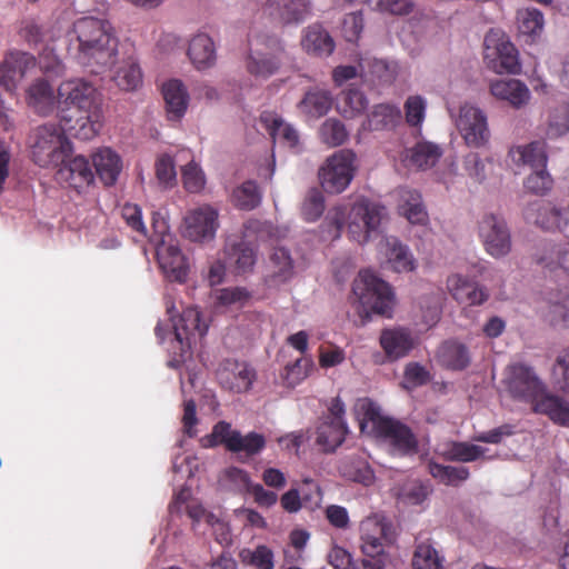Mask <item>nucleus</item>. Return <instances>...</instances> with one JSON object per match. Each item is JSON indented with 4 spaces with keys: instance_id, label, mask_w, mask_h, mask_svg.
I'll return each instance as SVG.
<instances>
[{
    "instance_id": "f257e3e1",
    "label": "nucleus",
    "mask_w": 569,
    "mask_h": 569,
    "mask_svg": "<svg viewBox=\"0 0 569 569\" xmlns=\"http://www.w3.org/2000/svg\"><path fill=\"white\" fill-rule=\"evenodd\" d=\"M57 109L60 122L77 126L74 137L89 140L97 136L100 123L97 113L96 88L83 79H69L57 90Z\"/></svg>"
},
{
    "instance_id": "f03ea898",
    "label": "nucleus",
    "mask_w": 569,
    "mask_h": 569,
    "mask_svg": "<svg viewBox=\"0 0 569 569\" xmlns=\"http://www.w3.org/2000/svg\"><path fill=\"white\" fill-rule=\"evenodd\" d=\"M72 32L78 42L77 59L87 67H96L92 72L114 64L119 40L108 20L83 17L74 21Z\"/></svg>"
},
{
    "instance_id": "7ed1b4c3",
    "label": "nucleus",
    "mask_w": 569,
    "mask_h": 569,
    "mask_svg": "<svg viewBox=\"0 0 569 569\" xmlns=\"http://www.w3.org/2000/svg\"><path fill=\"white\" fill-rule=\"evenodd\" d=\"M383 216V206L361 199L355 202L349 210L345 206L333 208L329 211L326 223L330 228L329 231L333 230L332 239L340 238L347 223L349 238L363 244L379 231Z\"/></svg>"
},
{
    "instance_id": "20e7f679",
    "label": "nucleus",
    "mask_w": 569,
    "mask_h": 569,
    "mask_svg": "<svg viewBox=\"0 0 569 569\" xmlns=\"http://www.w3.org/2000/svg\"><path fill=\"white\" fill-rule=\"evenodd\" d=\"M77 126L67 123H46L33 133L31 154L36 164L42 168L59 167L71 156L72 146L66 132L74 136Z\"/></svg>"
},
{
    "instance_id": "39448f33",
    "label": "nucleus",
    "mask_w": 569,
    "mask_h": 569,
    "mask_svg": "<svg viewBox=\"0 0 569 569\" xmlns=\"http://www.w3.org/2000/svg\"><path fill=\"white\" fill-rule=\"evenodd\" d=\"M249 44L246 68L256 78L269 79L277 74L288 60L286 47L276 36H257L250 40Z\"/></svg>"
},
{
    "instance_id": "423d86ee",
    "label": "nucleus",
    "mask_w": 569,
    "mask_h": 569,
    "mask_svg": "<svg viewBox=\"0 0 569 569\" xmlns=\"http://www.w3.org/2000/svg\"><path fill=\"white\" fill-rule=\"evenodd\" d=\"M173 339L170 342L167 366L179 369L190 352L192 338H202L208 331V325L201 318V312L196 307L186 308L179 318L172 323Z\"/></svg>"
},
{
    "instance_id": "0eeeda50",
    "label": "nucleus",
    "mask_w": 569,
    "mask_h": 569,
    "mask_svg": "<svg viewBox=\"0 0 569 569\" xmlns=\"http://www.w3.org/2000/svg\"><path fill=\"white\" fill-rule=\"evenodd\" d=\"M352 292L357 297L363 311L391 317L393 307V292L385 280L378 278L370 270H362L352 286Z\"/></svg>"
},
{
    "instance_id": "6e6552de",
    "label": "nucleus",
    "mask_w": 569,
    "mask_h": 569,
    "mask_svg": "<svg viewBox=\"0 0 569 569\" xmlns=\"http://www.w3.org/2000/svg\"><path fill=\"white\" fill-rule=\"evenodd\" d=\"M502 383L509 396L518 401L533 405L547 391L535 369L523 362H512L505 369Z\"/></svg>"
},
{
    "instance_id": "1a4fd4ad",
    "label": "nucleus",
    "mask_w": 569,
    "mask_h": 569,
    "mask_svg": "<svg viewBox=\"0 0 569 569\" xmlns=\"http://www.w3.org/2000/svg\"><path fill=\"white\" fill-rule=\"evenodd\" d=\"M356 160L351 149H341L329 157L319 170L323 190L333 194L345 191L355 177Z\"/></svg>"
},
{
    "instance_id": "9d476101",
    "label": "nucleus",
    "mask_w": 569,
    "mask_h": 569,
    "mask_svg": "<svg viewBox=\"0 0 569 569\" xmlns=\"http://www.w3.org/2000/svg\"><path fill=\"white\" fill-rule=\"evenodd\" d=\"M360 540L362 552L376 558L385 552V548L396 540V531L391 521L380 513L366 517L360 522Z\"/></svg>"
},
{
    "instance_id": "9b49d317",
    "label": "nucleus",
    "mask_w": 569,
    "mask_h": 569,
    "mask_svg": "<svg viewBox=\"0 0 569 569\" xmlns=\"http://www.w3.org/2000/svg\"><path fill=\"white\" fill-rule=\"evenodd\" d=\"M485 60L496 73H519L520 62L516 47L503 39L499 32H489L485 37Z\"/></svg>"
},
{
    "instance_id": "f8f14e48",
    "label": "nucleus",
    "mask_w": 569,
    "mask_h": 569,
    "mask_svg": "<svg viewBox=\"0 0 569 569\" xmlns=\"http://www.w3.org/2000/svg\"><path fill=\"white\" fill-rule=\"evenodd\" d=\"M479 236L486 251L495 258L505 257L511 250L510 231L500 216L486 213L479 221Z\"/></svg>"
},
{
    "instance_id": "ddd939ff",
    "label": "nucleus",
    "mask_w": 569,
    "mask_h": 569,
    "mask_svg": "<svg viewBox=\"0 0 569 569\" xmlns=\"http://www.w3.org/2000/svg\"><path fill=\"white\" fill-rule=\"evenodd\" d=\"M456 124L469 147L480 148L489 141L487 116L479 108L469 103L462 104Z\"/></svg>"
},
{
    "instance_id": "4468645a",
    "label": "nucleus",
    "mask_w": 569,
    "mask_h": 569,
    "mask_svg": "<svg viewBox=\"0 0 569 569\" xmlns=\"http://www.w3.org/2000/svg\"><path fill=\"white\" fill-rule=\"evenodd\" d=\"M375 437L383 440L392 451L401 456L418 452L419 441L417 436L409 426L395 418L380 421L379 432Z\"/></svg>"
},
{
    "instance_id": "2eb2a0df",
    "label": "nucleus",
    "mask_w": 569,
    "mask_h": 569,
    "mask_svg": "<svg viewBox=\"0 0 569 569\" xmlns=\"http://www.w3.org/2000/svg\"><path fill=\"white\" fill-rule=\"evenodd\" d=\"M218 229V211L204 204L190 210L184 217L183 234L191 241L213 239Z\"/></svg>"
},
{
    "instance_id": "dca6fc26",
    "label": "nucleus",
    "mask_w": 569,
    "mask_h": 569,
    "mask_svg": "<svg viewBox=\"0 0 569 569\" xmlns=\"http://www.w3.org/2000/svg\"><path fill=\"white\" fill-rule=\"evenodd\" d=\"M157 260L160 269L170 281L184 282L189 267L180 248L164 239L157 247Z\"/></svg>"
},
{
    "instance_id": "f3484780",
    "label": "nucleus",
    "mask_w": 569,
    "mask_h": 569,
    "mask_svg": "<svg viewBox=\"0 0 569 569\" xmlns=\"http://www.w3.org/2000/svg\"><path fill=\"white\" fill-rule=\"evenodd\" d=\"M254 376V371L248 365L233 360L223 361L217 370L220 386L238 393L251 388Z\"/></svg>"
},
{
    "instance_id": "a211bd4d",
    "label": "nucleus",
    "mask_w": 569,
    "mask_h": 569,
    "mask_svg": "<svg viewBox=\"0 0 569 569\" xmlns=\"http://www.w3.org/2000/svg\"><path fill=\"white\" fill-rule=\"evenodd\" d=\"M34 66V58L21 51L9 52L0 62V86L8 92L16 90L27 70Z\"/></svg>"
},
{
    "instance_id": "6ab92c4d",
    "label": "nucleus",
    "mask_w": 569,
    "mask_h": 569,
    "mask_svg": "<svg viewBox=\"0 0 569 569\" xmlns=\"http://www.w3.org/2000/svg\"><path fill=\"white\" fill-rule=\"evenodd\" d=\"M311 0H288L283 3L280 0H268L264 4V12L282 24L302 23L311 16Z\"/></svg>"
},
{
    "instance_id": "aec40b11",
    "label": "nucleus",
    "mask_w": 569,
    "mask_h": 569,
    "mask_svg": "<svg viewBox=\"0 0 569 569\" xmlns=\"http://www.w3.org/2000/svg\"><path fill=\"white\" fill-rule=\"evenodd\" d=\"M57 171V179L68 183L69 187L80 191L81 189L90 186L94 180V172L92 171L89 160L83 156H76L71 159H66L60 163Z\"/></svg>"
},
{
    "instance_id": "412c9836",
    "label": "nucleus",
    "mask_w": 569,
    "mask_h": 569,
    "mask_svg": "<svg viewBox=\"0 0 569 569\" xmlns=\"http://www.w3.org/2000/svg\"><path fill=\"white\" fill-rule=\"evenodd\" d=\"M259 122L273 141L278 140L295 153L301 151L298 131L291 124L284 123L277 113L263 111L260 114Z\"/></svg>"
},
{
    "instance_id": "4be33fe9",
    "label": "nucleus",
    "mask_w": 569,
    "mask_h": 569,
    "mask_svg": "<svg viewBox=\"0 0 569 569\" xmlns=\"http://www.w3.org/2000/svg\"><path fill=\"white\" fill-rule=\"evenodd\" d=\"M446 284L451 297L459 303L480 306L489 298V293L483 287L459 273L449 276Z\"/></svg>"
},
{
    "instance_id": "5701e85b",
    "label": "nucleus",
    "mask_w": 569,
    "mask_h": 569,
    "mask_svg": "<svg viewBox=\"0 0 569 569\" xmlns=\"http://www.w3.org/2000/svg\"><path fill=\"white\" fill-rule=\"evenodd\" d=\"M491 94L501 101L508 102L515 109H521L530 100V90L518 79H501L490 83Z\"/></svg>"
},
{
    "instance_id": "b1692460",
    "label": "nucleus",
    "mask_w": 569,
    "mask_h": 569,
    "mask_svg": "<svg viewBox=\"0 0 569 569\" xmlns=\"http://www.w3.org/2000/svg\"><path fill=\"white\" fill-rule=\"evenodd\" d=\"M402 121V113L398 106L379 103L373 106L362 123V128L369 131H391Z\"/></svg>"
},
{
    "instance_id": "393cba45",
    "label": "nucleus",
    "mask_w": 569,
    "mask_h": 569,
    "mask_svg": "<svg viewBox=\"0 0 569 569\" xmlns=\"http://www.w3.org/2000/svg\"><path fill=\"white\" fill-rule=\"evenodd\" d=\"M162 96L166 102L169 121H180L186 114L189 104V93L184 84L177 79L169 80L162 86Z\"/></svg>"
},
{
    "instance_id": "a878e982",
    "label": "nucleus",
    "mask_w": 569,
    "mask_h": 569,
    "mask_svg": "<svg viewBox=\"0 0 569 569\" xmlns=\"http://www.w3.org/2000/svg\"><path fill=\"white\" fill-rule=\"evenodd\" d=\"M96 174L104 186H113L121 172L120 156L110 148H101L92 156Z\"/></svg>"
},
{
    "instance_id": "bb28decb",
    "label": "nucleus",
    "mask_w": 569,
    "mask_h": 569,
    "mask_svg": "<svg viewBox=\"0 0 569 569\" xmlns=\"http://www.w3.org/2000/svg\"><path fill=\"white\" fill-rule=\"evenodd\" d=\"M380 346L389 359L397 360L413 348V339L407 329H385L380 335Z\"/></svg>"
},
{
    "instance_id": "cd10ccee",
    "label": "nucleus",
    "mask_w": 569,
    "mask_h": 569,
    "mask_svg": "<svg viewBox=\"0 0 569 569\" xmlns=\"http://www.w3.org/2000/svg\"><path fill=\"white\" fill-rule=\"evenodd\" d=\"M303 50L316 57H328L335 50V41L329 32L319 23L309 26L301 40Z\"/></svg>"
},
{
    "instance_id": "c85d7f7f",
    "label": "nucleus",
    "mask_w": 569,
    "mask_h": 569,
    "mask_svg": "<svg viewBox=\"0 0 569 569\" xmlns=\"http://www.w3.org/2000/svg\"><path fill=\"white\" fill-rule=\"evenodd\" d=\"M533 412L547 416L553 423L569 427V401L547 391L533 405Z\"/></svg>"
},
{
    "instance_id": "c756f323",
    "label": "nucleus",
    "mask_w": 569,
    "mask_h": 569,
    "mask_svg": "<svg viewBox=\"0 0 569 569\" xmlns=\"http://www.w3.org/2000/svg\"><path fill=\"white\" fill-rule=\"evenodd\" d=\"M28 104L41 116L50 114L57 107V94L46 79H37L27 91Z\"/></svg>"
},
{
    "instance_id": "7c9ffc66",
    "label": "nucleus",
    "mask_w": 569,
    "mask_h": 569,
    "mask_svg": "<svg viewBox=\"0 0 569 569\" xmlns=\"http://www.w3.org/2000/svg\"><path fill=\"white\" fill-rule=\"evenodd\" d=\"M441 156L442 149L438 144L421 141L406 150L405 161L409 167L426 170L436 166Z\"/></svg>"
},
{
    "instance_id": "2f4dec72",
    "label": "nucleus",
    "mask_w": 569,
    "mask_h": 569,
    "mask_svg": "<svg viewBox=\"0 0 569 569\" xmlns=\"http://www.w3.org/2000/svg\"><path fill=\"white\" fill-rule=\"evenodd\" d=\"M526 218L543 230L561 228L562 211L547 201H536L526 210Z\"/></svg>"
},
{
    "instance_id": "473e14b6",
    "label": "nucleus",
    "mask_w": 569,
    "mask_h": 569,
    "mask_svg": "<svg viewBox=\"0 0 569 569\" xmlns=\"http://www.w3.org/2000/svg\"><path fill=\"white\" fill-rule=\"evenodd\" d=\"M332 103L333 98L329 90L312 88L305 93L298 108L306 116L318 119L330 111Z\"/></svg>"
},
{
    "instance_id": "72a5a7b5",
    "label": "nucleus",
    "mask_w": 569,
    "mask_h": 569,
    "mask_svg": "<svg viewBox=\"0 0 569 569\" xmlns=\"http://www.w3.org/2000/svg\"><path fill=\"white\" fill-rule=\"evenodd\" d=\"M188 56L198 70L212 67L216 61L213 41L204 33L194 36L189 43Z\"/></svg>"
},
{
    "instance_id": "f704fd0d",
    "label": "nucleus",
    "mask_w": 569,
    "mask_h": 569,
    "mask_svg": "<svg viewBox=\"0 0 569 569\" xmlns=\"http://www.w3.org/2000/svg\"><path fill=\"white\" fill-rule=\"evenodd\" d=\"M348 428L346 423L325 421L317 428L316 443L326 453L333 452L346 439Z\"/></svg>"
},
{
    "instance_id": "c9c22d12",
    "label": "nucleus",
    "mask_w": 569,
    "mask_h": 569,
    "mask_svg": "<svg viewBox=\"0 0 569 569\" xmlns=\"http://www.w3.org/2000/svg\"><path fill=\"white\" fill-rule=\"evenodd\" d=\"M386 257L388 263L396 272H408L415 269V259L407 246L395 237L385 239Z\"/></svg>"
},
{
    "instance_id": "e433bc0d",
    "label": "nucleus",
    "mask_w": 569,
    "mask_h": 569,
    "mask_svg": "<svg viewBox=\"0 0 569 569\" xmlns=\"http://www.w3.org/2000/svg\"><path fill=\"white\" fill-rule=\"evenodd\" d=\"M509 153L515 162L529 164L533 169L546 168L548 160L545 141H533L527 146L513 147Z\"/></svg>"
},
{
    "instance_id": "4c0bfd02",
    "label": "nucleus",
    "mask_w": 569,
    "mask_h": 569,
    "mask_svg": "<svg viewBox=\"0 0 569 569\" xmlns=\"http://www.w3.org/2000/svg\"><path fill=\"white\" fill-rule=\"evenodd\" d=\"M438 359L442 366L452 370H463L470 363L468 348L457 341H445L438 350Z\"/></svg>"
},
{
    "instance_id": "58836bf2",
    "label": "nucleus",
    "mask_w": 569,
    "mask_h": 569,
    "mask_svg": "<svg viewBox=\"0 0 569 569\" xmlns=\"http://www.w3.org/2000/svg\"><path fill=\"white\" fill-rule=\"evenodd\" d=\"M368 106L365 93L357 88H349L341 92L338 101V111L346 119L360 116Z\"/></svg>"
},
{
    "instance_id": "ea45409f",
    "label": "nucleus",
    "mask_w": 569,
    "mask_h": 569,
    "mask_svg": "<svg viewBox=\"0 0 569 569\" xmlns=\"http://www.w3.org/2000/svg\"><path fill=\"white\" fill-rule=\"evenodd\" d=\"M486 448L463 441L449 442L442 456L447 461L473 462L482 458Z\"/></svg>"
},
{
    "instance_id": "a19ab883",
    "label": "nucleus",
    "mask_w": 569,
    "mask_h": 569,
    "mask_svg": "<svg viewBox=\"0 0 569 569\" xmlns=\"http://www.w3.org/2000/svg\"><path fill=\"white\" fill-rule=\"evenodd\" d=\"M228 445V451L239 453L244 452L247 457H253L260 453L266 447V438L261 433L249 432L242 436L240 432L236 433Z\"/></svg>"
},
{
    "instance_id": "79ce46f5",
    "label": "nucleus",
    "mask_w": 569,
    "mask_h": 569,
    "mask_svg": "<svg viewBox=\"0 0 569 569\" xmlns=\"http://www.w3.org/2000/svg\"><path fill=\"white\" fill-rule=\"evenodd\" d=\"M399 213L413 224H422L427 220V212L421 201V196L415 190L402 193V202L399 204Z\"/></svg>"
},
{
    "instance_id": "37998d69",
    "label": "nucleus",
    "mask_w": 569,
    "mask_h": 569,
    "mask_svg": "<svg viewBox=\"0 0 569 569\" xmlns=\"http://www.w3.org/2000/svg\"><path fill=\"white\" fill-rule=\"evenodd\" d=\"M517 22L519 32L522 36L531 38V41L541 34L545 26L543 14L538 9L533 8L519 10L517 13Z\"/></svg>"
},
{
    "instance_id": "c03bdc74",
    "label": "nucleus",
    "mask_w": 569,
    "mask_h": 569,
    "mask_svg": "<svg viewBox=\"0 0 569 569\" xmlns=\"http://www.w3.org/2000/svg\"><path fill=\"white\" fill-rule=\"evenodd\" d=\"M356 411L359 419L360 430L366 431L367 425H372L371 432L376 436L379 432V423L383 420H389L390 417H383L380 413V408L370 399H360L356 405Z\"/></svg>"
},
{
    "instance_id": "a18cd8bd",
    "label": "nucleus",
    "mask_w": 569,
    "mask_h": 569,
    "mask_svg": "<svg viewBox=\"0 0 569 569\" xmlns=\"http://www.w3.org/2000/svg\"><path fill=\"white\" fill-rule=\"evenodd\" d=\"M321 142L330 148L342 146L349 138L346 126L336 118H328L319 128Z\"/></svg>"
},
{
    "instance_id": "49530a36",
    "label": "nucleus",
    "mask_w": 569,
    "mask_h": 569,
    "mask_svg": "<svg viewBox=\"0 0 569 569\" xmlns=\"http://www.w3.org/2000/svg\"><path fill=\"white\" fill-rule=\"evenodd\" d=\"M430 475L447 486H458L469 478L467 467L445 466L437 462L429 463Z\"/></svg>"
},
{
    "instance_id": "de8ad7c7",
    "label": "nucleus",
    "mask_w": 569,
    "mask_h": 569,
    "mask_svg": "<svg viewBox=\"0 0 569 569\" xmlns=\"http://www.w3.org/2000/svg\"><path fill=\"white\" fill-rule=\"evenodd\" d=\"M113 80L122 90H136L142 83L140 67L132 59H129L116 71Z\"/></svg>"
},
{
    "instance_id": "09e8293b",
    "label": "nucleus",
    "mask_w": 569,
    "mask_h": 569,
    "mask_svg": "<svg viewBox=\"0 0 569 569\" xmlns=\"http://www.w3.org/2000/svg\"><path fill=\"white\" fill-rule=\"evenodd\" d=\"M232 199L237 208L242 210H252L259 206L261 194L258 190L257 183L252 180H248L233 190Z\"/></svg>"
},
{
    "instance_id": "8fccbe9b",
    "label": "nucleus",
    "mask_w": 569,
    "mask_h": 569,
    "mask_svg": "<svg viewBox=\"0 0 569 569\" xmlns=\"http://www.w3.org/2000/svg\"><path fill=\"white\" fill-rule=\"evenodd\" d=\"M243 563L256 567L257 569H273L274 555L273 551L266 545H259L253 550L243 549L240 552Z\"/></svg>"
},
{
    "instance_id": "3c124183",
    "label": "nucleus",
    "mask_w": 569,
    "mask_h": 569,
    "mask_svg": "<svg viewBox=\"0 0 569 569\" xmlns=\"http://www.w3.org/2000/svg\"><path fill=\"white\" fill-rule=\"evenodd\" d=\"M569 131V104L556 107L549 114L546 136L556 139Z\"/></svg>"
},
{
    "instance_id": "603ef678",
    "label": "nucleus",
    "mask_w": 569,
    "mask_h": 569,
    "mask_svg": "<svg viewBox=\"0 0 569 569\" xmlns=\"http://www.w3.org/2000/svg\"><path fill=\"white\" fill-rule=\"evenodd\" d=\"M273 269L272 277L279 281H287L293 274V261L289 251L282 247L274 248L270 256Z\"/></svg>"
},
{
    "instance_id": "864d4df0",
    "label": "nucleus",
    "mask_w": 569,
    "mask_h": 569,
    "mask_svg": "<svg viewBox=\"0 0 569 569\" xmlns=\"http://www.w3.org/2000/svg\"><path fill=\"white\" fill-rule=\"evenodd\" d=\"M413 569H442L437 550L429 543H418L412 558Z\"/></svg>"
},
{
    "instance_id": "5fc2aeb1",
    "label": "nucleus",
    "mask_w": 569,
    "mask_h": 569,
    "mask_svg": "<svg viewBox=\"0 0 569 569\" xmlns=\"http://www.w3.org/2000/svg\"><path fill=\"white\" fill-rule=\"evenodd\" d=\"M312 368L313 361L310 358L301 357L286 366L281 378L287 387L293 388L307 378Z\"/></svg>"
},
{
    "instance_id": "6e6d98bb",
    "label": "nucleus",
    "mask_w": 569,
    "mask_h": 569,
    "mask_svg": "<svg viewBox=\"0 0 569 569\" xmlns=\"http://www.w3.org/2000/svg\"><path fill=\"white\" fill-rule=\"evenodd\" d=\"M325 211V198L322 192L312 188L307 192V196L302 202L301 214L308 222L318 220Z\"/></svg>"
},
{
    "instance_id": "4d7b16f0",
    "label": "nucleus",
    "mask_w": 569,
    "mask_h": 569,
    "mask_svg": "<svg viewBox=\"0 0 569 569\" xmlns=\"http://www.w3.org/2000/svg\"><path fill=\"white\" fill-rule=\"evenodd\" d=\"M230 259L234 261L238 273H247L256 263V252L248 244L241 242L232 247Z\"/></svg>"
},
{
    "instance_id": "13d9d810",
    "label": "nucleus",
    "mask_w": 569,
    "mask_h": 569,
    "mask_svg": "<svg viewBox=\"0 0 569 569\" xmlns=\"http://www.w3.org/2000/svg\"><path fill=\"white\" fill-rule=\"evenodd\" d=\"M181 176L183 187L189 192H199L204 187V174L193 160L182 167Z\"/></svg>"
},
{
    "instance_id": "bf43d9fd",
    "label": "nucleus",
    "mask_w": 569,
    "mask_h": 569,
    "mask_svg": "<svg viewBox=\"0 0 569 569\" xmlns=\"http://www.w3.org/2000/svg\"><path fill=\"white\" fill-rule=\"evenodd\" d=\"M553 180L546 168H537L525 181V188L536 194H545L552 188Z\"/></svg>"
},
{
    "instance_id": "052dcab7",
    "label": "nucleus",
    "mask_w": 569,
    "mask_h": 569,
    "mask_svg": "<svg viewBox=\"0 0 569 569\" xmlns=\"http://www.w3.org/2000/svg\"><path fill=\"white\" fill-rule=\"evenodd\" d=\"M406 121L411 127L420 126L425 119L426 101L420 96H411L405 103Z\"/></svg>"
},
{
    "instance_id": "680f3d73",
    "label": "nucleus",
    "mask_w": 569,
    "mask_h": 569,
    "mask_svg": "<svg viewBox=\"0 0 569 569\" xmlns=\"http://www.w3.org/2000/svg\"><path fill=\"white\" fill-rule=\"evenodd\" d=\"M403 378L408 388L421 387L431 380L430 372L418 362H409L406 366Z\"/></svg>"
},
{
    "instance_id": "e2e57ef3",
    "label": "nucleus",
    "mask_w": 569,
    "mask_h": 569,
    "mask_svg": "<svg viewBox=\"0 0 569 569\" xmlns=\"http://www.w3.org/2000/svg\"><path fill=\"white\" fill-rule=\"evenodd\" d=\"M363 30V16L361 11L346 14L342 23V33L348 42H357Z\"/></svg>"
},
{
    "instance_id": "0e129e2a",
    "label": "nucleus",
    "mask_w": 569,
    "mask_h": 569,
    "mask_svg": "<svg viewBox=\"0 0 569 569\" xmlns=\"http://www.w3.org/2000/svg\"><path fill=\"white\" fill-rule=\"evenodd\" d=\"M236 433H239L238 430H232L231 425L226 421H219L213 426L212 432L206 437L209 447H214L218 445H223L228 450V445L230 443L229 439H231Z\"/></svg>"
},
{
    "instance_id": "69168bd1",
    "label": "nucleus",
    "mask_w": 569,
    "mask_h": 569,
    "mask_svg": "<svg viewBox=\"0 0 569 569\" xmlns=\"http://www.w3.org/2000/svg\"><path fill=\"white\" fill-rule=\"evenodd\" d=\"M156 176L159 182L164 186H172L176 181L174 162L169 154H162L157 159Z\"/></svg>"
},
{
    "instance_id": "338daca9",
    "label": "nucleus",
    "mask_w": 569,
    "mask_h": 569,
    "mask_svg": "<svg viewBox=\"0 0 569 569\" xmlns=\"http://www.w3.org/2000/svg\"><path fill=\"white\" fill-rule=\"evenodd\" d=\"M121 214L128 227L143 237L147 236V228L142 221V212L139 206L126 203L122 207Z\"/></svg>"
},
{
    "instance_id": "774afa93",
    "label": "nucleus",
    "mask_w": 569,
    "mask_h": 569,
    "mask_svg": "<svg viewBox=\"0 0 569 569\" xmlns=\"http://www.w3.org/2000/svg\"><path fill=\"white\" fill-rule=\"evenodd\" d=\"M381 12L405 16L412 11L413 3L410 0H369Z\"/></svg>"
}]
</instances>
